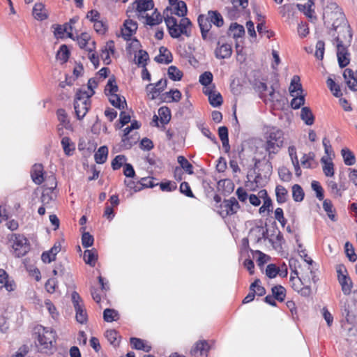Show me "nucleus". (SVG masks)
Segmentation results:
<instances>
[{
  "mask_svg": "<svg viewBox=\"0 0 357 357\" xmlns=\"http://www.w3.org/2000/svg\"><path fill=\"white\" fill-rule=\"evenodd\" d=\"M222 211L220 214L222 215H231L237 213L240 208L238 202L235 197H231L229 199H225L221 204Z\"/></svg>",
  "mask_w": 357,
  "mask_h": 357,
  "instance_id": "obj_7",
  "label": "nucleus"
},
{
  "mask_svg": "<svg viewBox=\"0 0 357 357\" xmlns=\"http://www.w3.org/2000/svg\"><path fill=\"white\" fill-rule=\"evenodd\" d=\"M72 302L75 310V318L77 322L84 324L87 322L88 315L79 294L73 291L71 295Z\"/></svg>",
  "mask_w": 357,
  "mask_h": 357,
  "instance_id": "obj_5",
  "label": "nucleus"
},
{
  "mask_svg": "<svg viewBox=\"0 0 357 357\" xmlns=\"http://www.w3.org/2000/svg\"><path fill=\"white\" fill-rule=\"evenodd\" d=\"M107 147L106 146H100L94 155L95 161L98 164H103L107 160Z\"/></svg>",
  "mask_w": 357,
  "mask_h": 357,
  "instance_id": "obj_29",
  "label": "nucleus"
},
{
  "mask_svg": "<svg viewBox=\"0 0 357 357\" xmlns=\"http://www.w3.org/2000/svg\"><path fill=\"white\" fill-rule=\"evenodd\" d=\"M280 268L276 266L274 264H270L266 266V275L269 278H274L279 273Z\"/></svg>",
  "mask_w": 357,
  "mask_h": 357,
  "instance_id": "obj_59",
  "label": "nucleus"
},
{
  "mask_svg": "<svg viewBox=\"0 0 357 357\" xmlns=\"http://www.w3.org/2000/svg\"><path fill=\"white\" fill-rule=\"evenodd\" d=\"M341 153L344 159V162L346 165L351 166L355 164V155L349 149H342L341 151Z\"/></svg>",
  "mask_w": 357,
  "mask_h": 357,
  "instance_id": "obj_33",
  "label": "nucleus"
},
{
  "mask_svg": "<svg viewBox=\"0 0 357 357\" xmlns=\"http://www.w3.org/2000/svg\"><path fill=\"white\" fill-rule=\"evenodd\" d=\"M342 36H337L335 40L337 44H341L344 46V47H349L351 45L352 41V32L349 25H344L342 26Z\"/></svg>",
  "mask_w": 357,
  "mask_h": 357,
  "instance_id": "obj_13",
  "label": "nucleus"
},
{
  "mask_svg": "<svg viewBox=\"0 0 357 357\" xmlns=\"http://www.w3.org/2000/svg\"><path fill=\"white\" fill-rule=\"evenodd\" d=\"M191 21L188 18L183 17L178 24V31H180V35H185L187 37H190L191 36Z\"/></svg>",
  "mask_w": 357,
  "mask_h": 357,
  "instance_id": "obj_25",
  "label": "nucleus"
},
{
  "mask_svg": "<svg viewBox=\"0 0 357 357\" xmlns=\"http://www.w3.org/2000/svg\"><path fill=\"white\" fill-rule=\"evenodd\" d=\"M266 142L264 149L268 153L269 160L273 158L272 155L278 153L284 145V132L274 126H267L264 133Z\"/></svg>",
  "mask_w": 357,
  "mask_h": 357,
  "instance_id": "obj_2",
  "label": "nucleus"
},
{
  "mask_svg": "<svg viewBox=\"0 0 357 357\" xmlns=\"http://www.w3.org/2000/svg\"><path fill=\"white\" fill-rule=\"evenodd\" d=\"M109 102L116 108L119 109H124L127 106L126 99L123 98V101H121V97L116 94L109 96Z\"/></svg>",
  "mask_w": 357,
  "mask_h": 357,
  "instance_id": "obj_39",
  "label": "nucleus"
},
{
  "mask_svg": "<svg viewBox=\"0 0 357 357\" xmlns=\"http://www.w3.org/2000/svg\"><path fill=\"white\" fill-rule=\"evenodd\" d=\"M119 91V86L116 84V79L114 76L109 77L107 84L105 89V93L106 96H111L116 94Z\"/></svg>",
  "mask_w": 357,
  "mask_h": 357,
  "instance_id": "obj_34",
  "label": "nucleus"
},
{
  "mask_svg": "<svg viewBox=\"0 0 357 357\" xmlns=\"http://www.w3.org/2000/svg\"><path fill=\"white\" fill-rule=\"evenodd\" d=\"M33 15L37 20L43 21L46 20L48 17V15L44 4L42 3H36L33 8Z\"/></svg>",
  "mask_w": 357,
  "mask_h": 357,
  "instance_id": "obj_18",
  "label": "nucleus"
},
{
  "mask_svg": "<svg viewBox=\"0 0 357 357\" xmlns=\"http://www.w3.org/2000/svg\"><path fill=\"white\" fill-rule=\"evenodd\" d=\"M61 244L55 243L54 246L47 252H43L41 255V259L44 263H50L56 259V255L61 250Z\"/></svg>",
  "mask_w": 357,
  "mask_h": 357,
  "instance_id": "obj_15",
  "label": "nucleus"
},
{
  "mask_svg": "<svg viewBox=\"0 0 357 357\" xmlns=\"http://www.w3.org/2000/svg\"><path fill=\"white\" fill-rule=\"evenodd\" d=\"M312 189L316 192V197L319 200H323L324 198V190L320 183L317 181H313L311 183Z\"/></svg>",
  "mask_w": 357,
  "mask_h": 357,
  "instance_id": "obj_51",
  "label": "nucleus"
},
{
  "mask_svg": "<svg viewBox=\"0 0 357 357\" xmlns=\"http://www.w3.org/2000/svg\"><path fill=\"white\" fill-rule=\"evenodd\" d=\"M344 248L347 257H348L349 261L352 262L356 261L357 260V255L354 252V249L352 244H351L349 242H347L345 243Z\"/></svg>",
  "mask_w": 357,
  "mask_h": 357,
  "instance_id": "obj_50",
  "label": "nucleus"
},
{
  "mask_svg": "<svg viewBox=\"0 0 357 357\" xmlns=\"http://www.w3.org/2000/svg\"><path fill=\"white\" fill-rule=\"evenodd\" d=\"M229 31L232 33L234 38H241L245 34V29L243 26L237 23H231Z\"/></svg>",
  "mask_w": 357,
  "mask_h": 357,
  "instance_id": "obj_36",
  "label": "nucleus"
},
{
  "mask_svg": "<svg viewBox=\"0 0 357 357\" xmlns=\"http://www.w3.org/2000/svg\"><path fill=\"white\" fill-rule=\"evenodd\" d=\"M231 45L227 43L220 45V41L217 43V47L215 50V56L217 59H229L232 54Z\"/></svg>",
  "mask_w": 357,
  "mask_h": 357,
  "instance_id": "obj_10",
  "label": "nucleus"
},
{
  "mask_svg": "<svg viewBox=\"0 0 357 357\" xmlns=\"http://www.w3.org/2000/svg\"><path fill=\"white\" fill-rule=\"evenodd\" d=\"M52 183L54 184V186H51L48 188H47L42 194L41 196V202L43 204H48L50 200H52V197L51 195V193L52 192L53 190L56 187V179L54 176L52 177Z\"/></svg>",
  "mask_w": 357,
  "mask_h": 357,
  "instance_id": "obj_37",
  "label": "nucleus"
},
{
  "mask_svg": "<svg viewBox=\"0 0 357 357\" xmlns=\"http://www.w3.org/2000/svg\"><path fill=\"white\" fill-rule=\"evenodd\" d=\"M179 190L181 193L185 195L188 197H195L194 194L192 193L190 186L188 182H182L180 185Z\"/></svg>",
  "mask_w": 357,
  "mask_h": 357,
  "instance_id": "obj_62",
  "label": "nucleus"
},
{
  "mask_svg": "<svg viewBox=\"0 0 357 357\" xmlns=\"http://www.w3.org/2000/svg\"><path fill=\"white\" fill-rule=\"evenodd\" d=\"M95 93L94 91L88 93L79 89L75 95L74 109L77 119H82L91 107L90 98Z\"/></svg>",
  "mask_w": 357,
  "mask_h": 357,
  "instance_id": "obj_3",
  "label": "nucleus"
},
{
  "mask_svg": "<svg viewBox=\"0 0 357 357\" xmlns=\"http://www.w3.org/2000/svg\"><path fill=\"white\" fill-rule=\"evenodd\" d=\"M191 21L188 18L183 17L178 24V31H180V35H185L187 37H190L191 36Z\"/></svg>",
  "mask_w": 357,
  "mask_h": 357,
  "instance_id": "obj_24",
  "label": "nucleus"
},
{
  "mask_svg": "<svg viewBox=\"0 0 357 357\" xmlns=\"http://www.w3.org/2000/svg\"><path fill=\"white\" fill-rule=\"evenodd\" d=\"M339 283L341 285L342 291L344 295H349L351 292L353 283L348 275L339 276Z\"/></svg>",
  "mask_w": 357,
  "mask_h": 357,
  "instance_id": "obj_21",
  "label": "nucleus"
},
{
  "mask_svg": "<svg viewBox=\"0 0 357 357\" xmlns=\"http://www.w3.org/2000/svg\"><path fill=\"white\" fill-rule=\"evenodd\" d=\"M323 208H324V211L326 212L328 218L331 220L335 221L336 219H335V214L333 213V205L332 204V202L328 199L324 200Z\"/></svg>",
  "mask_w": 357,
  "mask_h": 357,
  "instance_id": "obj_47",
  "label": "nucleus"
},
{
  "mask_svg": "<svg viewBox=\"0 0 357 357\" xmlns=\"http://www.w3.org/2000/svg\"><path fill=\"white\" fill-rule=\"evenodd\" d=\"M278 175L280 178L284 182H288L291 178V172L285 167H282L279 168Z\"/></svg>",
  "mask_w": 357,
  "mask_h": 357,
  "instance_id": "obj_56",
  "label": "nucleus"
},
{
  "mask_svg": "<svg viewBox=\"0 0 357 357\" xmlns=\"http://www.w3.org/2000/svg\"><path fill=\"white\" fill-rule=\"evenodd\" d=\"M177 161L181 165L180 169H183L188 174H194L193 166L192 165L191 163H190L188 162V160L184 156H182V155L178 156L177 158Z\"/></svg>",
  "mask_w": 357,
  "mask_h": 357,
  "instance_id": "obj_41",
  "label": "nucleus"
},
{
  "mask_svg": "<svg viewBox=\"0 0 357 357\" xmlns=\"http://www.w3.org/2000/svg\"><path fill=\"white\" fill-rule=\"evenodd\" d=\"M301 119L308 126L314 123V117L311 109L307 107H303L301 112Z\"/></svg>",
  "mask_w": 357,
  "mask_h": 357,
  "instance_id": "obj_32",
  "label": "nucleus"
},
{
  "mask_svg": "<svg viewBox=\"0 0 357 357\" xmlns=\"http://www.w3.org/2000/svg\"><path fill=\"white\" fill-rule=\"evenodd\" d=\"M35 334L38 336L39 349H50L53 347V342L56 341V333L52 329L43 326H37L34 328Z\"/></svg>",
  "mask_w": 357,
  "mask_h": 357,
  "instance_id": "obj_4",
  "label": "nucleus"
},
{
  "mask_svg": "<svg viewBox=\"0 0 357 357\" xmlns=\"http://www.w3.org/2000/svg\"><path fill=\"white\" fill-rule=\"evenodd\" d=\"M131 347L134 349L142 350L145 352H149L151 350V347L145 343L144 340L137 338L131 337L130 339Z\"/></svg>",
  "mask_w": 357,
  "mask_h": 357,
  "instance_id": "obj_22",
  "label": "nucleus"
},
{
  "mask_svg": "<svg viewBox=\"0 0 357 357\" xmlns=\"http://www.w3.org/2000/svg\"><path fill=\"white\" fill-rule=\"evenodd\" d=\"M149 59V54L143 50H140L138 52L137 55V61L136 63L139 66H142L143 67V64L146 65V61Z\"/></svg>",
  "mask_w": 357,
  "mask_h": 357,
  "instance_id": "obj_61",
  "label": "nucleus"
},
{
  "mask_svg": "<svg viewBox=\"0 0 357 357\" xmlns=\"http://www.w3.org/2000/svg\"><path fill=\"white\" fill-rule=\"evenodd\" d=\"M164 19L170 36L173 38H178L181 35L177 20L172 16H168V15L165 16Z\"/></svg>",
  "mask_w": 357,
  "mask_h": 357,
  "instance_id": "obj_9",
  "label": "nucleus"
},
{
  "mask_svg": "<svg viewBox=\"0 0 357 357\" xmlns=\"http://www.w3.org/2000/svg\"><path fill=\"white\" fill-rule=\"evenodd\" d=\"M343 77L347 85L353 91H357V70L354 72L350 68H346L343 73Z\"/></svg>",
  "mask_w": 357,
  "mask_h": 357,
  "instance_id": "obj_11",
  "label": "nucleus"
},
{
  "mask_svg": "<svg viewBox=\"0 0 357 357\" xmlns=\"http://www.w3.org/2000/svg\"><path fill=\"white\" fill-rule=\"evenodd\" d=\"M58 55L59 56V59L62 60L63 62H66L68 61L70 55V52L66 45H62L60 47Z\"/></svg>",
  "mask_w": 357,
  "mask_h": 357,
  "instance_id": "obj_64",
  "label": "nucleus"
},
{
  "mask_svg": "<svg viewBox=\"0 0 357 357\" xmlns=\"http://www.w3.org/2000/svg\"><path fill=\"white\" fill-rule=\"evenodd\" d=\"M98 259V253L96 249L86 250L84 252V260L86 264L94 266Z\"/></svg>",
  "mask_w": 357,
  "mask_h": 357,
  "instance_id": "obj_27",
  "label": "nucleus"
},
{
  "mask_svg": "<svg viewBox=\"0 0 357 357\" xmlns=\"http://www.w3.org/2000/svg\"><path fill=\"white\" fill-rule=\"evenodd\" d=\"M123 26L124 28L121 29L122 36L126 40H129L137 29V23L136 21L128 19L125 20Z\"/></svg>",
  "mask_w": 357,
  "mask_h": 357,
  "instance_id": "obj_12",
  "label": "nucleus"
},
{
  "mask_svg": "<svg viewBox=\"0 0 357 357\" xmlns=\"http://www.w3.org/2000/svg\"><path fill=\"white\" fill-rule=\"evenodd\" d=\"M208 100L210 104L214 107H220L222 104V97L220 93H209Z\"/></svg>",
  "mask_w": 357,
  "mask_h": 357,
  "instance_id": "obj_46",
  "label": "nucleus"
},
{
  "mask_svg": "<svg viewBox=\"0 0 357 357\" xmlns=\"http://www.w3.org/2000/svg\"><path fill=\"white\" fill-rule=\"evenodd\" d=\"M12 239L14 241L13 248L15 257H23L29 251L30 244L28 239L24 236L19 234H12Z\"/></svg>",
  "mask_w": 357,
  "mask_h": 357,
  "instance_id": "obj_6",
  "label": "nucleus"
},
{
  "mask_svg": "<svg viewBox=\"0 0 357 357\" xmlns=\"http://www.w3.org/2000/svg\"><path fill=\"white\" fill-rule=\"evenodd\" d=\"M304 104H305V96L301 95V94L295 96L291 101V106L294 109H299Z\"/></svg>",
  "mask_w": 357,
  "mask_h": 357,
  "instance_id": "obj_57",
  "label": "nucleus"
},
{
  "mask_svg": "<svg viewBox=\"0 0 357 357\" xmlns=\"http://www.w3.org/2000/svg\"><path fill=\"white\" fill-rule=\"evenodd\" d=\"M174 14L179 17H184L187 14V6L183 1H179L175 4Z\"/></svg>",
  "mask_w": 357,
  "mask_h": 357,
  "instance_id": "obj_48",
  "label": "nucleus"
},
{
  "mask_svg": "<svg viewBox=\"0 0 357 357\" xmlns=\"http://www.w3.org/2000/svg\"><path fill=\"white\" fill-rule=\"evenodd\" d=\"M135 3L137 4V10L139 12H145L153 8V0H136Z\"/></svg>",
  "mask_w": 357,
  "mask_h": 357,
  "instance_id": "obj_35",
  "label": "nucleus"
},
{
  "mask_svg": "<svg viewBox=\"0 0 357 357\" xmlns=\"http://www.w3.org/2000/svg\"><path fill=\"white\" fill-rule=\"evenodd\" d=\"M276 200L278 204H284L287 201L288 191L281 185H278L275 188Z\"/></svg>",
  "mask_w": 357,
  "mask_h": 357,
  "instance_id": "obj_28",
  "label": "nucleus"
},
{
  "mask_svg": "<svg viewBox=\"0 0 357 357\" xmlns=\"http://www.w3.org/2000/svg\"><path fill=\"white\" fill-rule=\"evenodd\" d=\"M94 238L89 232H84L82 236V244L84 248L91 247L93 244Z\"/></svg>",
  "mask_w": 357,
  "mask_h": 357,
  "instance_id": "obj_60",
  "label": "nucleus"
},
{
  "mask_svg": "<svg viewBox=\"0 0 357 357\" xmlns=\"http://www.w3.org/2000/svg\"><path fill=\"white\" fill-rule=\"evenodd\" d=\"M300 91H303L302 85L300 83V77L298 75H294L291 79V85L289 86V92L291 96H295L294 93Z\"/></svg>",
  "mask_w": 357,
  "mask_h": 357,
  "instance_id": "obj_44",
  "label": "nucleus"
},
{
  "mask_svg": "<svg viewBox=\"0 0 357 357\" xmlns=\"http://www.w3.org/2000/svg\"><path fill=\"white\" fill-rule=\"evenodd\" d=\"M153 180L154 178L153 177H143L139 180V184L142 187V189L145 188H152L158 185V183H155Z\"/></svg>",
  "mask_w": 357,
  "mask_h": 357,
  "instance_id": "obj_53",
  "label": "nucleus"
},
{
  "mask_svg": "<svg viewBox=\"0 0 357 357\" xmlns=\"http://www.w3.org/2000/svg\"><path fill=\"white\" fill-rule=\"evenodd\" d=\"M132 130V129L130 126L126 128L123 130V135L121 139V147L124 149H130L137 142V138H135L132 142H129V134Z\"/></svg>",
  "mask_w": 357,
  "mask_h": 357,
  "instance_id": "obj_20",
  "label": "nucleus"
},
{
  "mask_svg": "<svg viewBox=\"0 0 357 357\" xmlns=\"http://www.w3.org/2000/svg\"><path fill=\"white\" fill-rule=\"evenodd\" d=\"M146 24L150 26L159 24L162 22V18L160 13L155 10L151 16L146 15Z\"/></svg>",
  "mask_w": 357,
  "mask_h": 357,
  "instance_id": "obj_42",
  "label": "nucleus"
},
{
  "mask_svg": "<svg viewBox=\"0 0 357 357\" xmlns=\"http://www.w3.org/2000/svg\"><path fill=\"white\" fill-rule=\"evenodd\" d=\"M337 57L339 66L343 68L350 62V53L348 47H344L341 43L337 44Z\"/></svg>",
  "mask_w": 357,
  "mask_h": 357,
  "instance_id": "obj_8",
  "label": "nucleus"
},
{
  "mask_svg": "<svg viewBox=\"0 0 357 357\" xmlns=\"http://www.w3.org/2000/svg\"><path fill=\"white\" fill-rule=\"evenodd\" d=\"M325 52V43L323 40H318L316 44L314 56L317 59L322 60Z\"/></svg>",
  "mask_w": 357,
  "mask_h": 357,
  "instance_id": "obj_52",
  "label": "nucleus"
},
{
  "mask_svg": "<svg viewBox=\"0 0 357 357\" xmlns=\"http://www.w3.org/2000/svg\"><path fill=\"white\" fill-rule=\"evenodd\" d=\"M198 24L200 29L202 38L204 40H213L215 36L210 30L212 24L217 27H221L224 24V20L222 15L217 10H209L206 15H199L197 18Z\"/></svg>",
  "mask_w": 357,
  "mask_h": 357,
  "instance_id": "obj_1",
  "label": "nucleus"
},
{
  "mask_svg": "<svg viewBox=\"0 0 357 357\" xmlns=\"http://www.w3.org/2000/svg\"><path fill=\"white\" fill-rule=\"evenodd\" d=\"M126 160V158L123 155H118L112 162V167L114 170L120 169L123 163Z\"/></svg>",
  "mask_w": 357,
  "mask_h": 357,
  "instance_id": "obj_58",
  "label": "nucleus"
},
{
  "mask_svg": "<svg viewBox=\"0 0 357 357\" xmlns=\"http://www.w3.org/2000/svg\"><path fill=\"white\" fill-rule=\"evenodd\" d=\"M290 281L292 283V288L294 291L298 292L305 284L310 283L309 276L303 277L302 278L298 277V272L296 271L291 273Z\"/></svg>",
  "mask_w": 357,
  "mask_h": 357,
  "instance_id": "obj_14",
  "label": "nucleus"
},
{
  "mask_svg": "<svg viewBox=\"0 0 357 357\" xmlns=\"http://www.w3.org/2000/svg\"><path fill=\"white\" fill-rule=\"evenodd\" d=\"M272 296L279 302L284 301L286 297V289L281 285H276L271 289Z\"/></svg>",
  "mask_w": 357,
  "mask_h": 357,
  "instance_id": "obj_30",
  "label": "nucleus"
},
{
  "mask_svg": "<svg viewBox=\"0 0 357 357\" xmlns=\"http://www.w3.org/2000/svg\"><path fill=\"white\" fill-rule=\"evenodd\" d=\"M181 98V93L178 89H171L162 94L161 99L167 102H178Z\"/></svg>",
  "mask_w": 357,
  "mask_h": 357,
  "instance_id": "obj_19",
  "label": "nucleus"
},
{
  "mask_svg": "<svg viewBox=\"0 0 357 357\" xmlns=\"http://www.w3.org/2000/svg\"><path fill=\"white\" fill-rule=\"evenodd\" d=\"M31 176L36 184L40 185L44 181L43 166L41 164L33 165L31 171Z\"/></svg>",
  "mask_w": 357,
  "mask_h": 357,
  "instance_id": "obj_16",
  "label": "nucleus"
},
{
  "mask_svg": "<svg viewBox=\"0 0 357 357\" xmlns=\"http://www.w3.org/2000/svg\"><path fill=\"white\" fill-rule=\"evenodd\" d=\"M305 196L304 191L298 184H294L292 186V198L296 202L303 200Z\"/></svg>",
  "mask_w": 357,
  "mask_h": 357,
  "instance_id": "obj_38",
  "label": "nucleus"
},
{
  "mask_svg": "<svg viewBox=\"0 0 357 357\" xmlns=\"http://www.w3.org/2000/svg\"><path fill=\"white\" fill-rule=\"evenodd\" d=\"M208 344L206 341H199L195 347L191 349L190 353L192 355L196 356L199 354L201 357H206V352L208 349Z\"/></svg>",
  "mask_w": 357,
  "mask_h": 357,
  "instance_id": "obj_17",
  "label": "nucleus"
},
{
  "mask_svg": "<svg viewBox=\"0 0 357 357\" xmlns=\"http://www.w3.org/2000/svg\"><path fill=\"white\" fill-rule=\"evenodd\" d=\"M61 143L65 154L69 156L72 155L75 150V146L70 139L68 137H64L62 138Z\"/></svg>",
  "mask_w": 357,
  "mask_h": 357,
  "instance_id": "obj_31",
  "label": "nucleus"
},
{
  "mask_svg": "<svg viewBox=\"0 0 357 357\" xmlns=\"http://www.w3.org/2000/svg\"><path fill=\"white\" fill-rule=\"evenodd\" d=\"M168 76L173 81H179L182 79L183 73L177 67L171 66L168 68Z\"/></svg>",
  "mask_w": 357,
  "mask_h": 357,
  "instance_id": "obj_43",
  "label": "nucleus"
},
{
  "mask_svg": "<svg viewBox=\"0 0 357 357\" xmlns=\"http://www.w3.org/2000/svg\"><path fill=\"white\" fill-rule=\"evenodd\" d=\"M314 153L312 152L308 154H303L301 159V165L305 168H312L311 161L314 160Z\"/></svg>",
  "mask_w": 357,
  "mask_h": 357,
  "instance_id": "obj_54",
  "label": "nucleus"
},
{
  "mask_svg": "<svg viewBox=\"0 0 357 357\" xmlns=\"http://www.w3.org/2000/svg\"><path fill=\"white\" fill-rule=\"evenodd\" d=\"M148 95H151V99L155 100L161 92L158 88H156L153 84H149L146 86Z\"/></svg>",
  "mask_w": 357,
  "mask_h": 357,
  "instance_id": "obj_63",
  "label": "nucleus"
},
{
  "mask_svg": "<svg viewBox=\"0 0 357 357\" xmlns=\"http://www.w3.org/2000/svg\"><path fill=\"white\" fill-rule=\"evenodd\" d=\"M103 319L107 322H112L119 319V313L114 309L106 308L103 312Z\"/></svg>",
  "mask_w": 357,
  "mask_h": 357,
  "instance_id": "obj_45",
  "label": "nucleus"
},
{
  "mask_svg": "<svg viewBox=\"0 0 357 357\" xmlns=\"http://www.w3.org/2000/svg\"><path fill=\"white\" fill-rule=\"evenodd\" d=\"M191 21L188 18L183 17L178 24V31H180V35H185L187 37H190L191 36Z\"/></svg>",
  "mask_w": 357,
  "mask_h": 357,
  "instance_id": "obj_23",
  "label": "nucleus"
},
{
  "mask_svg": "<svg viewBox=\"0 0 357 357\" xmlns=\"http://www.w3.org/2000/svg\"><path fill=\"white\" fill-rule=\"evenodd\" d=\"M327 86L335 97H340L342 93L340 91V86L337 85L332 78H328L326 81Z\"/></svg>",
  "mask_w": 357,
  "mask_h": 357,
  "instance_id": "obj_49",
  "label": "nucleus"
},
{
  "mask_svg": "<svg viewBox=\"0 0 357 357\" xmlns=\"http://www.w3.org/2000/svg\"><path fill=\"white\" fill-rule=\"evenodd\" d=\"M213 74L209 71H206L199 76V82L203 86L209 85L213 81Z\"/></svg>",
  "mask_w": 357,
  "mask_h": 357,
  "instance_id": "obj_55",
  "label": "nucleus"
},
{
  "mask_svg": "<svg viewBox=\"0 0 357 357\" xmlns=\"http://www.w3.org/2000/svg\"><path fill=\"white\" fill-rule=\"evenodd\" d=\"M321 162L323 164V172L326 176H333L334 175V165L330 158L323 156L321 158Z\"/></svg>",
  "mask_w": 357,
  "mask_h": 357,
  "instance_id": "obj_26",
  "label": "nucleus"
},
{
  "mask_svg": "<svg viewBox=\"0 0 357 357\" xmlns=\"http://www.w3.org/2000/svg\"><path fill=\"white\" fill-rule=\"evenodd\" d=\"M160 121L162 124H167L171 119V112L167 107H162L158 109Z\"/></svg>",
  "mask_w": 357,
  "mask_h": 357,
  "instance_id": "obj_40",
  "label": "nucleus"
}]
</instances>
